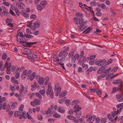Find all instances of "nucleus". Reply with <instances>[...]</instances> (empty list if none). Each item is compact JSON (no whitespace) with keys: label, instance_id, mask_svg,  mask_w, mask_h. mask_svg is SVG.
Listing matches in <instances>:
<instances>
[{"label":"nucleus","instance_id":"nucleus-46","mask_svg":"<svg viewBox=\"0 0 123 123\" xmlns=\"http://www.w3.org/2000/svg\"><path fill=\"white\" fill-rule=\"evenodd\" d=\"M25 51L27 53L29 54V55L31 54V51L28 49H25Z\"/></svg>","mask_w":123,"mask_h":123},{"label":"nucleus","instance_id":"nucleus-5","mask_svg":"<svg viewBox=\"0 0 123 123\" xmlns=\"http://www.w3.org/2000/svg\"><path fill=\"white\" fill-rule=\"evenodd\" d=\"M35 78L39 84L42 85L43 84L44 80L43 77H41L39 75H36Z\"/></svg>","mask_w":123,"mask_h":123},{"label":"nucleus","instance_id":"nucleus-34","mask_svg":"<svg viewBox=\"0 0 123 123\" xmlns=\"http://www.w3.org/2000/svg\"><path fill=\"white\" fill-rule=\"evenodd\" d=\"M79 57H80V58H79V59L80 60V59H81V56H79L77 54H76L73 58H74V60H76V58L78 59H79Z\"/></svg>","mask_w":123,"mask_h":123},{"label":"nucleus","instance_id":"nucleus-64","mask_svg":"<svg viewBox=\"0 0 123 123\" xmlns=\"http://www.w3.org/2000/svg\"><path fill=\"white\" fill-rule=\"evenodd\" d=\"M93 117L92 116H91L90 117H89V118L87 119L86 121H91L92 120V118Z\"/></svg>","mask_w":123,"mask_h":123},{"label":"nucleus","instance_id":"nucleus-13","mask_svg":"<svg viewBox=\"0 0 123 123\" xmlns=\"http://www.w3.org/2000/svg\"><path fill=\"white\" fill-rule=\"evenodd\" d=\"M74 109H75L74 110V112H75L80 110L81 109V107H80L78 105H76L74 106Z\"/></svg>","mask_w":123,"mask_h":123},{"label":"nucleus","instance_id":"nucleus-27","mask_svg":"<svg viewBox=\"0 0 123 123\" xmlns=\"http://www.w3.org/2000/svg\"><path fill=\"white\" fill-rule=\"evenodd\" d=\"M37 9L38 10L41 11L43 9V7L39 4H37Z\"/></svg>","mask_w":123,"mask_h":123},{"label":"nucleus","instance_id":"nucleus-56","mask_svg":"<svg viewBox=\"0 0 123 123\" xmlns=\"http://www.w3.org/2000/svg\"><path fill=\"white\" fill-rule=\"evenodd\" d=\"M19 34V37H23V36H24V35L22 33V32H19V33H18V34Z\"/></svg>","mask_w":123,"mask_h":123},{"label":"nucleus","instance_id":"nucleus-32","mask_svg":"<svg viewBox=\"0 0 123 123\" xmlns=\"http://www.w3.org/2000/svg\"><path fill=\"white\" fill-rule=\"evenodd\" d=\"M67 118L69 119H70L71 120H74L75 119V118H74L73 116H70L68 115L67 117Z\"/></svg>","mask_w":123,"mask_h":123},{"label":"nucleus","instance_id":"nucleus-57","mask_svg":"<svg viewBox=\"0 0 123 123\" xmlns=\"http://www.w3.org/2000/svg\"><path fill=\"white\" fill-rule=\"evenodd\" d=\"M79 103V101L78 100H75L72 102L71 104H72V105H73V103L74 104H76V103Z\"/></svg>","mask_w":123,"mask_h":123},{"label":"nucleus","instance_id":"nucleus-53","mask_svg":"<svg viewBox=\"0 0 123 123\" xmlns=\"http://www.w3.org/2000/svg\"><path fill=\"white\" fill-rule=\"evenodd\" d=\"M91 60L89 62V63L91 65H92L94 63V60L90 58Z\"/></svg>","mask_w":123,"mask_h":123},{"label":"nucleus","instance_id":"nucleus-33","mask_svg":"<svg viewBox=\"0 0 123 123\" xmlns=\"http://www.w3.org/2000/svg\"><path fill=\"white\" fill-rule=\"evenodd\" d=\"M7 57V54L6 53H4L2 55V58L3 60H5Z\"/></svg>","mask_w":123,"mask_h":123},{"label":"nucleus","instance_id":"nucleus-23","mask_svg":"<svg viewBox=\"0 0 123 123\" xmlns=\"http://www.w3.org/2000/svg\"><path fill=\"white\" fill-rule=\"evenodd\" d=\"M12 104L11 106L12 108L14 109L15 108V107L17 105V102H15L14 103H13L11 102L10 103V104Z\"/></svg>","mask_w":123,"mask_h":123},{"label":"nucleus","instance_id":"nucleus-41","mask_svg":"<svg viewBox=\"0 0 123 123\" xmlns=\"http://www.w3.org/2000/svg\"><path fill=\"white\" fill-rule=\"evenodd\" d=\"M111 69V68H109L107 69L106 70H105V72H104V73H105V74H107V73L109 72V71H110Z\"/></svg>","mask_w":123,"mask_h":123},{"label":"nucleus","instance_id":"nucleus-42","mask_svg":"<svg viewBox=\"0 0 123 123\" xmlns=\"http://www.w3.org/2000/svg\"><path fill=\"white\" fill-rule=\"evenodd\" d=\"M38 119L40 120H42L43 119V117L41 115H39L38 116Z\"/></svg>","mask_w":123,"mask_h":123},{"label":"nucleus","instance_id":"nucleus-6","mask_svg":"<svg viewBox=\"0 0 123 123\" xmlns=\"http://www.w3.org/2000/svg\"><path fill=\"white\" fill-rule=\"evenodd\" d=\"M49 87L48 88L47 90L46 93L48 95L50 93L51 94H50V98H52L53 97L54 93L53 92V90H52V88L51 86H49V85H48Z\"/></svg>","mask_w":123,"mask_h":123},{"label":"nucleus","instance_id":"nucleus-35","mask_svg":"<svg viewBox=\"0 0 123 123\" xmlns=\"http://www.w3.org/2000/svg\"><path fill=\"white\" fill-rule=\"evenodd\" d=\"M71 103V101L69 99H67L66 100V104L68 106L70 105Z\"/></svg>","mask_w":123,"mask_h":123},{"label":"nucleus","instance_id":"nucleus-15","mask_svg":"<svg viewBox=\"0 0 123 123\" xmlns=\"http://www.w3.org/2000/svg\"><path fill=\"white\" fill-rule=\"evenodd\" d=\"M106 69L104 67H101L98 70L97 73L98 74H100L102 73V71L105 72Z\"/></svg>","mask_w":123,"mask_h":123},{"label":"nucleus","instance_id":"nucleus-62","mask_svg":"<svg viewBox=\"0 0 123 123\" xmlns=\"http://www.w3.org/2000/svg\"><path fill=\"white\" fill-rule=\"evenodd\" d=\"M97 90V89H90V92L91 93H92L93 92H95Z\"/></svg>","mask_w":123,"mask_h":123},{"label":"nucleus","instance_id":"nucleus-22","mask_svg":"<svg viewBox=\"0 0 123 123\" xmlns=\"http://www.w3.org/2000/svg\"><path fill=\"white\" fill-rule=\"evenodd\" d=\"M118 110H117V111H115L112 113V115L113 118L118 113Z\"/></svg>","mask_w":123,"mask_h":123},{"label":"nucleus","instance_id":"nucleus-49","mask_svg":"<svg viewBox=\"0 0 123 123\" xmlns=\"http://www.w3.org/2000/svg\"><path fill=\"white\" fill-rule=\"evenodd\" d=\"M15 10L17 14L18 15H19L20 13V12L19 11L16 9H15Z\"/></svg>","mask_w":123,"mask_h":123},{"label":"nucleus","instance_id":"nucleus-18","mask_svg":"<svg viewBox=\"0 0 123 123\" xmlns=\"http://www.w3.org/2000/svg\"><path fill=\"white\" fill-rule=\"evenodd\" d=\"M6 67L7 68H10V66H9V65L8 63L7 62H6L5 63L4 65V67L3 68L1 69L3 71H4Z\"/></svg>","mask_w":123,"mask_h":123},{"label":"nucleus","instance_id":"nucleus-8","mask_svg":"<svg viewBox=\"0 0 123 123\" xmlns=\"http://www.w3.org/2000/svg\"><path fill=\"white\" fill-rule=\"evenodd\" d=\"M40 26V24L39 23H34L32 24L31 23V29L33 30L36 29L37 27H39Z\"/></svg>","mask_w":123,"mask_h":123},{"label":"nucleus","instance_id":"nucleus-14","mask_svg":"<svg viewBox=\"0 0 123 123\" xmlns=\"http://www.w3.org/2000/svg\"><path fill=\"white\" fill-rule=\"evenodd\" d=\"M21 14H22L25 17L27 18L29 16L28 14L26 12V11L25 10L21 11Z\"/></svg>","mask_w":123,"mask_h":123},{"label":"nucleus","instance_id":"nucleus-20","mask_svg":"<svg viewBox=\"0 0 123 123\" xmlns=\"http://www.w3.org/2000/svg\"><path fill=\"white\" fill-rule=\"evenodd\" d=\"M116 97L118 102H120L123 101V98H121L119 94H117L116 95Z\"/></svg>","mask_w":123,"mask_h":123},{"label":"nucleus","instance_id":"nucleus-45","mask_svg":"<svg viewBox=\"0 0 123 123\" xmlns=\"http://www.w3.org/2000/svg\"><path fill=\"white\" fill-rule=\"evenodd\" d=\"M39 31H34L32 32L33 34L34 35H37Z\"/></svg>","mask_w":123,"mask_h":123},{"label":"nucleus","instance_id":"nucleus-47","mask_svg":"<svg viewBox=\"0 0 123 123\" xmlns=\"http://www.w3.org/2000/svg\"><path fill=\"white\" fill-rule=\"evenodd\" d=\"M111 14L112 16H114L115 15V13L114 12V11L112 10L111 11Z\"/></svg>","mask_w":123,"mask_h":123},{"label":"nucleus","instance_id":"nucleus-58","mask_svg":"<svg viewBox=\"0 0 123 123\" xmlns=\"http://www.w3.org/2000/svg\"><path fill=\"white\" fill-rule=\"evenodd\" d=\"M97 94L99 95L101 94V90H98L96 91Z\"/></svg>","mask_w":123,"mask_h":123},{"label":"nucleus","instance_id":"nucleus-11","mask_svg":"<svg viewBox=\"0 0 123 123\" xmlns=\"http://www.w3.org/2000/svg\"><path fill=\"white\" fill-rule=\"evenodd\" d=\"M26 32L27 34H25L24 36L28 38H31V31H30V30L28 29L26 30Z\"/></svg>","mask_w":123,"mask_h":123},{"label":"nucleus","instance_id":"nucleus-7","mask_svg":"<svg viewBox=\"0 0 123 123\" xmlns=\"http://www.w3.org/2000/svg\"><path fill=\"white\" fill-rule=\"evenodd\" d=\"M3 11L1 12L0 15L2 16H3L6 14L7 16H9L10 13L8 12V10L6 9L5 7L3 6L2 7Z\"/></svg>","mask_w":123,"mask_h":123},{"label":"nucleus","instance_id":"nucleus-61","mask_svg":"<svg viewBox=\"0 0 123 123\" xmlns=\"http://www.w3.org/2000/svg\"><path fill=\"white\" fill-rule=\"evenodd\" d=\"M64 54L62 53V51H61L59 55H58V56L59 57H61L62 55H63V54Z\"/></svg>","mask_w":123,"mask_h":123},{"label":"nucleus","instance_id":"nucleus-29","mask_svg":"<svg viewBox=\"0 0 123 123\" xmlns=\"http://www.w3.org/2000/svg\"><path fill=\"white\" fill-rule=\"evenodd\" d=\"M58 110L59 111L61 112L62 113H63L65 111V110L62 109V107H59L58 109Z\"/></svg>","mask_w":123,"mask_h":123},{"label":"nucleus","instance_id":"nucleus-21","mask_svg":"<svg viewBox=\"0 0 123 123\" xmlns=\"http://www.w3.org/2000/svg\"><path fill=\"white\" fill-rule=\"evenodd\" d=\"M46 1L45 0H44L43 1H42L40 3V5L41 6H43V8L46 6Z\"/></svg>","mask_w":123,"mask_h":123},{"label":"nucleus","instance_id":"nucleus-43","mask_svg":"<svg viewBox=\"0 0 123 123\" xmlns=\"http://www.w3.org/2000/svg\"><path fill=\"white\" fill-rule=\"evenodd\" d=\"M74 52H71L69 53L68 57L69 58H70V57H72L74 55Z\"/></svg>","mask_w":123,"mask_h":123},{"label":"nucleus","instance_id":"nucleus-44","mask_svg":"<svg viewBox=\"0 0 123 123\" xmlns=\"http://www.w3.org/2000/svg\"><path fill=\"white\" fill-rule=\"evenodd\" d=\"M6 23H8L9 22H12V20L10 19L7 18L6 19Z\"/></svg>","mask_w":123,"mask_h":123},{"label":"nucleus","instance_id":"nucleus-12","mask_svg":"<svg viewBox=\"0 0 123 123\" xmlns=\"http://www.w3.org/2000/svg\"><path fill=\"white\" fill-rule=\"evenodd\" d=\"M16 5L17 6L20 7L22 9H23L25 7V5L22 2L17 3L16 4Z\"/></svg>","mask_w":123,"mask_h":123},{"label":"nucleus","instance_id":"nucleus-63","mask_svg":"<svg viewBox=\"0 0 123 123\" xmlns=\"http://www.w3.org/2000/svg\"><path fill=\"white\" fill-rule=\"evenodd\" d=\"M20 75V74L19 73H17L16 74L15 76V77L16 79H18L19 77V76Z\"/></svg>","mask_w":123,"mask_h":123},{"label":"nucleus","instance_id":"nucleus-60","mask_svg":"<svg viewBox=\"0 0 123 123\" xmlns=\"http://www.w3.org/2000/svg\"><path fill=\"white\" fill-rule=\"evenodd\" d=\"M10 70V68H7V70L6 71V73H7V74H10L11 73Z\"/></svg>","mask_w":123,"mask_h":123},{"label":"nucleus","instance_id":"nucleus-1","mask_svg":"<svg viewBox=\"0 0 123 123\" xmlns=\"http://www.w3.org/2000/svg\"><path fill=\"white\" fill-rule=\"evenodd\" d=\"M83 19L81 18H76L74 19V21L75 24L80 25L78 27H80L78 30L80 31H83L86 29L87 27L86 26V22H84Z\"/></svg>","mask_w":123,"mask_h":123},{"label":"nucleus","instance_id":"nucleus-19","mask_svg":"<svg viewBox=\"0 0 123 123\" xmlns=\"http://www.w3.org/2000/svg\"><path fill=\"white\" fill-rule=\"evenodd\" d=\"M11 81L12 83L14 84H18L19 83L17 80L13 77L11 78Z\"/></svg>","mask_w":123,"mask_h":123},{"label":"nucleus","instance_id":"nucleus-10","mask_svg":"<svg viewBox=\"0 0 123 123\" xmlns=\"http://www.w3.org/2000/svg\"><path fill=\"white\" fill-rule=\"evenodd\" d=\"M26 113L25 111H24L22 113V116L23 117L24 119H25L27 117L28 119H30L31 118L30 116L29 115V113L28 112H27V115H25Z\"/></svg>","mask_w":123,"mask_h":123},{"label":"nucleus","instance_id":"nucleus-4","mask_svg":"<svg viewBox=\"0 0 123 123\" xmlns=\"http://www.w3.org/2000/svg\"><path fill=\"white\" fill-rule=\"evenodd\" d=\"M31 70H29L28 72H27V70H25L23 72L21 77L23 79H24L27 75L28 76V78H29L30 80H31Z\"/></svg>","mask_w":123,"mask_h":123},{"label":"nucleus","instance_id":"nucleus-48","mask_svg":"<svg viewBox=\"0 0 123 123\" xmlns=\"http://www.w3.org/2000/svg\"><path fill=\"white\" fill-rule=\"evenodd\" d=\"M24 105H21L19 108V110L20 111H22L24 108Z\"/></svg>","mask_w":123,"mask_h":123},{"label":"nucleus","instance_id":"nucleus-52","mask_svg":"<svg viewBox=\"0 0 123 123\" xmlns=\"http://www.w3.org/2000/svg\"><path fill=\"white\" fill-rule=\"evenodd\" d=\"M79 6L81 7L82 9L84 8V7L83 6V4L81 2H79Z\"/></svg>","mask_w":123,"mask_h":123},{"label":"nucleus","instance_id":"nucleus-36","mask_svg":"<svg viewBox=\"0 0 123 123\" xmlns=\"http://www.w3.org/2000/svg\"><path fill=\"white\" fill-rule=\"evenodd\" d=\"M6 98L5 97H3L2 98L1 96H0V104L3 102V101H4L5 99Z\"/></svg>","mask_w":123,"mask_h":123},{"label":"nucleus","instance_id":"nucleus-24","mask_svg":"<svg viewBox=\"0 0 123 123\" xmlns=\"http://www.w3.org/2000/svg\"><path fill=\"white\" fill-rule=\"evenodd\" d=\"M67 93L66 91H64V92H62L60 95L59 96L63 97L65 96V94H67Z\"/></svg>","mask_w":123,"mask_h":123},{"label":"nucleus","instance_id":"nucleus-3","mask_svg":"<svg viewBox=\"0 0 123 123\" xmlns=\"http://www.w3.org/2000/svg\"><path fill=\"white\" fill-rule=\"evenodd\" d=\"M96 64L98 65L99 67L102 66L103 65H107L109 64L107 62H106L105 60H100L97 61L96 60L95 61Z\"/></svg>","mask_w":123,"mask_h":123},{"label":"nucleus","instance_id":"nucleus-50","mask_svg":"<svg viewBox=\"0 0 123 123\" xmlns=\"http://www.w3.org/2000/svg\"><path fill=\"white\" fill-rule=\"evenodd\" d=\"M118 68V67H114L113 68L112 71H113V72H115L117 71Z\"/></svg>","mask_w":123,"mask_h":123},{"label":"nucleus","instance_id":"nucleus-26","mask_svg":"<svg viewBox=\"0 0 123 123\" xmlns=\"http://www.w3.org/2000/svg\"><path fill=\"white\" fill-rule=\"evenodd\" d=\"M36 73L35 72H33L31 74V81L33 80L36 76Z\"/></svg>","mask_w":123,"mask_h":123},{"label":"nucleus","instance_id":"nucleus-2","mask_svg":"<svg viewBox=\"0 0 123 123\" xmlns=\"http://www.w3.org/2000/svg\"><path fill=\"white\" fill-rule=\"evenodd\" d=\"M25 36H23L22 37L19 38L18 36L17 35V41L18 42H19L20 43L23 44L25 43L27 45H31V43H27V40L26 39H25Z\"/></svg>","mask_w":123,"mask_h":123},{"label":"nucleus","instance_id":"nucleus-38","mask_svg":"<svg viewBox=\"0 0 123 123\" xmlns=\"http://www.w3.org/2000/svg\"><path fill=\"white\" fill-rule=\"evenodd\" d=\"M76 16H80V17L81 18L83 17V14L82 13H77L76 14Z\"/></svg>","mask_w":123,"mask_h":123},{"label":"nucleus","instance_id":"nucleus-31","mask_svg":"<svg viewBox=\"0 0 123 123\" xmlns=\"http://www.w3.org/2000/svg\"><path fill=\"white\" fill-rule=\"evenodd\" d=\"M107 117L108 119L110 120L111 122H113L114 120L112 119L111 117V115L110 114H109L107 115Z\"/></svg>","mask_w":123,"mask_h":123},{"label":"nucleus","instance_id":"nucleus-17","mask_svg":"<svg viewBox=\"0 0 123 123\" xmlns=\"http://www.w3.org/2000/svg\"><path fill=\"white\" fill-rule=\"evenodd\" d=\"M38 84L36 82H35L34 83L33 85L32 86V88H31V90L33 91L35 90L36 88L39 87V86L37 85Z\"/></svg>","mask_w":123,"mask_h":123},{"label":"nucleus","instance_id":"nucleus-40","mask_svg":"<svg viewBox=\"0 0 123 123\" xmlns=\"http://www.w3.org/2000/svg\"><path fill=\"white\" fill-rule=\"evenodd\" d=\"M39 92L42 95H43L45 93V90L43 89L41 90Z\"/></svg>","mask_w":123,"mask_h":123},{"label":"nucleus","instance_id":"nucleus-28","mask_svg":"<svg viewBox=\"0 0 123 123\" xmlns=\"http://www.w3.org/2000/svg\"><path fill=\"white\" fill-rule=\"evenodd\" d=\"M21 115V112L19 111H16L14 114V116L15 117H17L18 116Z\"/></svg>","mask_w":123,"mask_h":123},{"label":"nucleus","instance_id":"nucleus-30","mask_svg":"<svg viewBox=\"0 0 123 123\" xmlns=\"http://www.w3.org/2000/svg\"><path fill=\"white\" fill-rule=\"evenodd\" d=\"M76 116L77 117L79 118L80 117V116L81 115L82 113L80 111H77L76 112Z\"/></svg>","mask_w":123,"mask_h":123},{"label":"nucleus","instance_id":"nucleus-54","mask_svg":"<svg viewBox=\"0 0 123 123\" xmlns=\"http://www.w3.org/2000/svg\"><path fill=\"white\" fill-rule=\"evenodd\" d=\"M102 13L101 12H98L96 13V15L98 16H101Z\"/></svg>","mask_w":123,"mask_h":123},{"label":"nucleus","instance_id":"nucleus-37","mask_svg":"<svg viewBox=\"0 0 123 123\" xmlns=\"http://www.w3.org/2000/svg\"><path fill=\"white\" fill-rule=\"evenodd\" d=\"M35 95L39 99L42 98V97L41 95L38 92H36Z\"/></svg>","mask_w":123,"mask_h":123},{"label":"nucleus","instance_id":"nucleus-25","mask_svg":"<svg viewBox=\"0 0 123 123\" xmlns=\"http://www.w3.org/2000/svg\"><path fill=\"white\" fill-rule=\"evenodd\" d=\"M61 91V88L60 87L57 88V91L56 92L55 96H57L59 94Z\"/></svg>","mask_w":123,"mask_h":123},{"label":"nucleus","instance_id":"nucleus-39","mask_svg":"<svg viewBox=\"0 0 123 123\" xmlns=\"http://www.w3.org/2000/svg\"><path fill=\"white\" fill-rule=\"evenodd\" d=\"M117 88L116 87H114L112 88V91L111 93H113L116 92V91Z\"/></svg>","mask_w":123,"mask_h":123},{"label":"nucleus","instance_id":"nucleus-16","mask_svg":"<svg viewBox=\"0 0 123 123\" xmlns=\"http://www.w3.org/2000/svg\"><path fill=\"white\" fill-rule=\"evenodd\" d=\"M123 83V82L121 79L115 80L112 82L113 84H117L118 83H120V85H121Z\"/></svg>","mask_w":123,"mask_h":123},{"label":"nucleus","instance_id":"nucleus-51","mask_svg":"<svg viewBox=\"0 0 123 123\" xmlns=\"http://www.w3.org/2000/svg\"><path fill=\"white\" fill-rule=\"evenodd\" d=\"M36 15L32 14L31 15V19H36Z\"/></svg>","mask_w":123,"mask_h":123},{"label":"nucleus","instance_id":"nucleus-55","mask_svg":"<svg viewBox=\"0 0 123 123\" xmlns=\"http://www.w3.org/2000/svg\"><path fill=\"white\" fill-rule=\"evenodd\" d=\"M3 4L6 6H8L10 5V4L8 3V2H3Z\"/></svg>","mask_w":123,"mask_h":123},{"label":"nucleus","instance_id":"nucleus-9","mask_svg":"<svg viewBox=\"0 0 123 123\" xmlns=\"http://www.w3.org/2000/svg\"><path fill=\"white\" fill-rule=\"evenodd\" d=\"M40 104V101L37 99H35L33 102H31V105L34 106H35V105H39Z\"/></svg>","mask_w":123,"mask_h":123},{"label":"nucleus","instance_id":"nucleus-59","mask_svg":"<svg viewBox=\"0 0 123 123\" xmlns=\"http://www.w3.org/2000/svg\"><path fill=\"white\" fill-rule=\"evenodd\" d=\"M96 2L95 1H93L91 2L90 4L92 6L95 5Z\"/></svg>","mask_w":123,"mask_h":123}]
</instances>
